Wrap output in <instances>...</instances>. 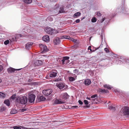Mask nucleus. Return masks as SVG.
Listing matches in <instances>:
<instances>
[{
    "mask_svg": "<svg viewBox=\"0 0 129 129\" xmlns=\"http://www.w3.org/2000/svg\"><path fill=\"white\" fill-rule=\"evenodd\" d=\"M108 108L110 109L114 110L115 108L114 107V105L113 104H112L110 105V104L109 105Z\"/></svg>",
    "mask_w": 129,
    "mask_h": 129,
    "instance_id": "nucleus-20",
    "label": "nucleus"
},
{
    "mask_svg": "<svg viewBox=\"0 0 129 129\" xmlns=\"http://www.w3.org/2000/svg\"><path fill=\"white\" fill-rule=\"evenodd\" d=\"M86 99H87V100H90V98H88V97H87L86 98Z\"/></svg>",
    "mask_w": 129,
    "mask_h": 129,
    "instance_id": "nucleus-55",
    "label": "nucleus"
},
{
    "mask_svg": "<svg viewBox=\"0 0 129 129\" xmlns=\"http://www.w3.org/2000/svg\"><path fill=\"white\" fill-rule=\"evenodd\" d=\"M47 18L50 21H52L53 20V18L51 17H49Z\"/></svg>",
    "mask_w": 129,
    "mask_h": 129,
    "instance_id": "nucleus-39",
    "label": "nucleus"
},
{
    "mask_svg": "<svg viewBox=\"0 0 129 129\" xmlns=\"http://www.w3.org/2000/svg\"><path fill=\"white\" fill-rule=\"evenodd\" d=\"M122 112L124 115H129V107L125 106L123 108Z\"/></svg>",
    "mask_w": 129,
    "mask_h": 129,
    "instance_id": "nucleus-7",
    "label": "nucleus"
},
{
    "mask_svg": "<svg viewBox=\"0 0 129 129\" xmlns=\"http://www.w3.org/2000/svg\"><path fill=\"white\" fill-rule=\"evenodd\" d=\"M54 43L55 45L59 44L60 43V39L59 38H56L54 41Z\"/></svg>",
    "mask_w": 129,
    "mask_h": 129,
    "instance_id": "nucleus-17",
    "label": "nucleus"
},
{
    "mask_svg": "<svg viewBox=\"0 0 129 129\" xmlns=\"http://www.w3.org/2000/svg\"><path fill=\"white\" fill-rule=\"evenodd\" d=\"M70 57L68 56H65L63 57L62 59V60L63 64H66V62L67 61H68V59Z\"/></svg>",
    "mask_w": 129,
    "mask_h": 129,
    "instance_id": "nucleus-9",
    "label": "nucleus"
},
{
    "mask_svg": "<svg viewBox=\"0 0 129 129\" xmlns=\"http://www.w3.org/2000/svg\"><path fill=\"white\" fill-rule=\"evenodd\" d=\"M64 12V10L63 8V7H61L60 8V10L59 11V13H62Z\"/></svg>",
    "mask_w": 129,
    "mask_h": 129,
    "instance_id": "nucleus-34",
    "label": "nucleus"
},
{
    "mask_svg": "<svg viewBox=\"0 0 129 129\" xmlns=\"http://www.w3.org/2000/svg\"><path fill=\"white\" fill-rule=\"evenodd\" d=\"M2 81V80L1 79H0V83H1Z\"/></svg>",
    "mask_w": 129,
    "mask_h": 129,
    "instance_id": "nucleus-59",
    "label": "nucleus"
},
{
    "mask_svg": "<svg viewBox=\"0 0 129 129\" xmlns=\"http://www.w3.org/2000/svg\"><path fill=\"white\" fill-rule=\"evenodd\" d=\"M39 46L41 48V50L43 52L45 53L48 51L47 46L45 45H43L41 44H39Z\"/></svg>",
    "mask_w": 129,
    "mask_h": 129,
    "instance_id": "nucleus-5",
    "label": "nucleus"
},
{
    "mask_svg": "<svg viewBox=\"0 0 129 129\" xmlns=\"http://www.w3.org/2000/svg\"><path fill=\"white\" fill-rule=\"evenodd\" d=\"M36 63L37 64V65L39 66L40 65H41L42 64V61L40 60H38L36 61Z\"/></svg>",
    "mask_w": 129,
    "mask_h": 129,
    "instance_id": "nucleus-30",
    "label": "nucleus"
},
{
    "mask_svg": "<svg viewBox=\"0 0 129 129\" xmlns=\"http://www.w3.org/2000/svg\"><path fill=\"white\" fill-rule=\"evenodd\" d=\"M64 103L63 102L61 101L58 99L54 101V103L56 104H62Z\"/></svg>",
    "mask_w": 129,
    "mask_h": 129,
    "instance_id": "nucleus-22",
    "label": "nucleus"
},
{
    "mask_svg": "<svg viewBox=\"0 0 129 129\" xmlns=\"http://www.w3.org/2000/svg\"><path fill=\"white\" fill-rule=\"evenodd\" d=\"M67 36L64 35L61 38L62 39H66L67 38Z\"/></svg>",
    "mask_w": 129,
    "mask_h": 129,
    "instance_id": "nucleus-45",
    "label": "nucleus"
},
{
    "mask_svg": "<svg viewBox=\"0 0 129 129\" xmlns=\"http://www.w3.org/2000/svg\"><path fill=\"white\" fill-rule=\"evenodd\" d=\"M4 103L6 104L7 106H9L10 105V103L9 101L8 100H6L4 102Z\"/></svg>",
    "mask_w": 129,
    "mask_h": 129,
    "instance_id": "nucleus-26",
    "label": "nucleus"
},
{
    "mask_svg": "<svg viewBox=\"0 0 129 129\" xmlns=\"http://www.w3.org/2000/svg\"><path fill=\"white\" fill-rule=\"evenodd\" d=\"M52 92V90L51 89H45L43 90L42 93L46 96L50 95Z\"/></svg>",
    "mask_w": 129,
    "mask_h": 129,
    "instance_id": "nucleus-4",
    "label": "nucleus"
},
{
    "mask_svg": "<svg viewBox=\"0 0 129 129\" xmlns=\"http://www.w3.org/2000/svg\"><path fill=\"white\" fill-rule=\"evenodd\" d=\"M32 81V80L31 79H29L28 80V82H31V81Z\"/></svg>",
    "mask_w": 129,
    "mask_h": 129,
    "instance_id": "nucleus-54",
    "label": "nucleus"
},
{
    "mask_svg": "<svg viewBox=\"0 0 129 129\" xmlns=\"http://www.w3.org/2000/svg\"><path fill=\"white\" fill-rule=\"evenodd\" d=\"M124 10H126L125 8H123L122 7L121 8H119L117 9L116 12L117 13L119 12H124Z\"/></svg>",
    "mask_w": 129,
    "mask_h": 129,
    "instance_id": "nucleus-16",
    "label": "nucleus"
},
{
    "mask_svg": "<svg viewBox=\"0 0 129 129\" xmlns=\"http://www.w3.org/2000/svg\"><path fill=\"white\" fill-rule=\"evenodd\" d=\"M101 45L99 47H98L97 48H95L94 50H92L91 49V47L90 46H89L88 48V50H90V51L93 52L98 49L101 47Z\"/></svg>",
    "mask_w": 129,
    "mask_h": 129,
    "instance_id": "nucleus-24",
    "label": "nucleus"
},
{
    "mask_svg": "<svg viewBox=\"0 0 129 129\" xmlns=\"http://www.w3.org/2000/svg\"><path fill=\"white\" fill-rule=\"evenodd\" d=\"M62 97L64 100H66L68 98L69 95L67 93H65L62 94Z\"/></svg>",
    "mask_w": 129,
    "mask_h": 129,
    "instance_id": "nucleus-15",
    "label": "nucleus"
},
{
    "mask_svg": "<svg viewBox=\"0 0 129 129\" xmlns=\"http://www.w3.org/2000/svg\"><path fill=\"white\" fill-rule=\"evenodd\" d=\"M24 2L27 4H29L31 3L32 0H24Z\"/></svg>",
    "mask_w": 129,
    "mask_h": 129,
    "instance_id": "nucleus-32",
    "label": "nucleus"
},
{
    "mask_svg": "<svg viewBox=\"0 0 129 129\" xmlns=\"http://www.w3.org/2000/svg\"><path fill=\"white\" fill-rule=\"evenodd\" d=\"M113 17L114 16V15H113Z\"/></svg>",
    "mask_w": 129,
    "mask_h": 129,
    "instance_id": "nucleus-63",
    "label": "nucleus"
},
{
    "mask_svg": "<svg viewBox=\"0 0 129 129\" xmlns=\"http://www.w3.org/2000/svg\"><path fill=\"white\" fill-rule=\"evenodd\" d=\"M42 39L44 41L46 42H47L50 40L49 37L47 35L44 36L43 37Z\"/></svg>",
    "mask_w": 129,
    "mask_h": 129,
    "instance_id": "nucleus-14",
    "label": "nucleus"
},
{
    "mask_svg": "<svg viewBox=\"0 0 129 129\" xmlns=\"http://www.w3.org/2000/svg\"><path fill=\"white\" fill-rule=\"evenodd\" d=\"M11 98L12 99H13L14 98V97L13 96H11Z\"/></svg>",
    "mask_w": 129,
    "mask_h": 129,
    "instance_id": "nucleus-58",
    "label": "nucleus"
},
{
    "mask_svg": "<svg viewBox=\"0 0 129 129\" xmlns=\"http://www.w3.org/2000/svg\"><path fill=\"white\" fill-rule=\"evenodd\" d=\"M19 99L20 103L22 104L25 105L27 103L28 99L25 96H22L20 97Z\"/></svg>",
    "mask_w": 129,
    "mask_h": 129,
    "instance_id": "nucleus-2",
    "label": "nucleus"
},
{
    "mask_svg": "<svg viewBox=\"0 0 129 129\" xmlns=\"http://www.w3.org/2000/svg\"><path fill=\"white\" fill-rule=\"evenodd\" d=\"M71 38V37H70L69 36H67V38H66V39L70 40Z\"/></svg>",
    "mask_w": 129,
    "mask_h": 129,
    "instance_id": "nucleus-52",
    "label": "nucleus"
},
{
    "mask_svg": "<svg viewBox=\"0 0 129 129\" xmlns=\"http://www.w3.org/2000/svg\"><path fill=\"white\" fill-rule=\"evenodd\" d=\"M70 40L75 43H77L78 42L77 40L72 38H71Z\"/></svg>",
    "mask_w": 129,
    "mask_h": 129,
    "instance_id": "nucleus-35",
    "label": "nucleus"
},
{
    "mask_svg": "<svg viewBox=\"0 0 129 129\" xmlns=\"http://www.w3.org/2000/svg\"><path fill=\"white\" fill-rule=\"evenodd\" d=\"M45 30L46 33L50 35H54L56 33L55 29L49 27H46Z\"/></svg>",
    "mask_w": 129,
    "mask_h": 129,
    "instance_id": "nucleus-1",
    "label": "nucleus"
},
{
    "mask_svg": "<svg viewBox=\"0 0 129 129\" xmlns=\"http://www.w3.org/2000/svg\"><path fill=\"white\" fill-rule=\"evenodd\" d=\"M84 104H85L86 105H87L88 104V101L86 100H84Z\"/></svg>",
    "mask_w": 129,
    "mask_h": 129,
    "instance_id": "nucleus-42",
    "label": "nucleus"
},
{
    "mask_svg": "<svg viewBox=\"0 0 129 129\" xmlns=\"http://www.w3.org/2000/svg\"><path fill=\"white\" fill-rule=\"evenodd\" d=\"M0 96L1 98H4L5 97V94L1 92H0Z\"/></svg>",
    "mask_w": 129,
    "mask_h": 129,
    "instance_id": "nucleus-33",
    "label": "nucleus"
},
{
    "mask_svg": "<svg viewBox=\"0 0 129 129\" xmlns=\"http://www.w3.org/2000/svg\"><path fill=\"white\" fill-rule=\"evenodd\" d=\"M57 72L56 70L50 72L49 73L50 77L51 78L55 77L57 76Z\"/></svg>",
    "mask_w": 129,
    "mask_h": 129,
    "instance_id": "nucleus-8",
    "label": "nucleus"
},
{
    "mask_svg": "<svg viewBox=\"0 0 129 129\" xmlns=\"http://www.w3.org/2000/svg\"><path fill=\"white\" fill-rule=\"evenodd\" d=\"M20 70V69H16L12 68H10L8 69L7 70L9 73H14L16 70Z\"/></svg>",
    "mask_w": 129,
    "mask_h": 129,
    "instance_id": "nucleus-13",
    "label": "nucleus"
},
{
    "mask_svg": "<svg viewBox=\"0 0 129 129\" xmlns=\"http://www.w3.org/2000/svg\"><path fill=\"white\" fill-rule=\"evenodd\" d=\"M78 103L80 104L81 105H82L83 104V102L80 100H79L78 101Z\"/></svg>",
    "mask_w": 129,
    "mask_h": 129,
    "instance_id": "nucleus-46",
    "label": "nucleus"
},
{
    "mask_svg": "<svg viewBox=\"0 0 129 129\" xmlns=\"http://www.w3.org/2000/svg\"><path fill=\"white\" fill-rule=\"evenodd\" d=\"M56 86L60 89H62L64 87V83H57Z\"/></svg>",
    "mask_w": 129,
    "mask_h": 129,
    "instance_id": "nucleus-10",
    "label": "nucleus"
},
{
    "mask_svg": "<svg viewBox=\"0 0 129 129\" xmlns=\"http://www.w3.org/2000/svg\"><path fill=\"white\" fill-rule=\"evenodd\" d=\"M9 40L10 41V43L12 44L14 41H16V38L15 37H12L11 38H10Z\"/></svg>",
    "mask_w": 129,
    "mask_h": 129,
    "instance_id": "nucleus-19",
    "label": "nucleus"
},
{
    "mask_svg": "<svg viewBox=\"0 0 129 129\" xmlns=\"http://www.w3.org/2000/svg\"><path fill=\"white\" fill-rule=\"evenodd\" d=\"M101 38L102 39V40H103V36H102V34H101Z\"/></svg>",
    "mask_w": 129,
    "mask_h": 129,
    "instance_id": "nucleus-57",
    "label": "nucleus"
},
{
    "mask_svg": "<svg viewBox=\"0 0 129 129\" xmlns=\"http://www.w3.org/2000/svg\"><path fill=\"white\" fill-rule=\"evenodd\" d=\"M72 109H77V108H78V106H72Z\"/></svg>",
    "mask_w": 129,
    "mask_h": 129,
    "instance_id": "nucleus-47",
    "label": "nucleus"
},
{
    "mask_svg": "<svg viewBox=\"0 0 129 129\" xmlns=\"http://www.w3.org/2000/svg\"><path fill=\"white\" fill-rule=\"evenodd\" d=\"M104 87L107 88L108 89H110L112 88V87L109 85H104Z\"/></svg>",
    "mask_w": 129,
    "mask_h": 129,
    "instance_id": "nucleus-25",
    "label": "nucleus"
},
{
    "mask_svg": "<svg viewBox=\"0 0 129 129\" xmlns=\"http://www.w3.org/2000/svg\"><path fill=\"white\" fill-rule=\"evenodd\" d=\"M46 100V98L43 96H41L39 98H37L36 101L37 102H40L41 101H44Z\"/></svg>",
    "mask_w": 129,
    "mask_h": 129,
    "instance_id": "nucleus-12",
    "label": "nucleus"
},
{
    "mask_svg": "<svg viewBox=\"0 0 129 129\" xmlns=\"http://www.w3.org/2000/svg\"><path fill=\"white\" fill-rule=\"evenodd\" d=\"M115 14V15H116V14L115 13V14Z\"/></svg>",
    "mask_w": 129,
    "mask_h": 129,
    "instance_id": "nucleus-62",
    "label": "nucleus"
},
{
    "mask_svg": "<svg viewBox=\"0 0 129 129\" xmlns=\"http://www.w3.org/2000/svg\"><path fill=\"white\" fill-rule=\"evenodd\" d=\"M61 80V79L59 78H58L57 79H56L55 80V81H60Z\"/></svg>",
    "mask_w": 129,
    "mask_h": 129,
    "instance_id": "nucleus-51",
    "label": "nucleus"
},
{
    "mask_svg": "<svg viewBox=\"0 0 129 129\" xmlns=\"http://www.w3.org/2000/svg\"><path fill=\"white\" fill-rule=\"evenodd\" d=\"M80 20L79 19H78L76 20L75 22L76 23H78L80 22Z\"/></svg>",
    "mask_w": 129,
    "mask_h": 129,
    "instance_id": "nucleus-48",
    "label": "nucleus"
},
{
    "mask_svg": "<svg viewBox=\"0 0 129 129\" xmlns=\"http://www.w3.org/2000/svg\"><path fill=\"white\" fill-rule=\"evenodd\" d=\"M97 94H95L91 96V98L92 99L93 98V99H92L91 100V101L92 103L94 102H95V99L94 98L95 97H97Z\"/></svg>",
    "mask_w": 129,
    "mask_h": 129,
    "instance_id": "nucleus-21",
    "label": "nucleus"
},
{
    "mask_svg": "<svg viewBox=\"0 0 129 129\" xmlns=\"http://www.w3.org/2000/svg\"><path fill=\"white\" fill-rule=\"evenodd\" d=\"M104 50L106 53H108L109 52V50L107 48H105Z\"/></svg>",
    "mask_w": 129,
    "mask_h": 129,
    "instance_id": "nucleus-41",
    "label": "nucleus"
},
{
    "mask_svg": "<svg viewBox=\"0 0 129 129\" xmlns=\"http://www.w3.org/2000/svg\"><path fill=\"white\" fill-rule=\"evenodd\" d=\"M105 18L104 17V18H103L102 19H101L100 20V22L101 23L103 22L105 20Z\"/></svg>",
    "mask_w": 129,
    "mask_h": 129,
    "instance_id": "nucleus-44",
    "label": "nucleus"
},
{
    "mask_svg": "<svg viewBox=\"0 0 129 129\" xmlns=\"http://www.w3.org/2000/svg\"><path fill=\"white\" fill-rule=\"evenodd\" d=\"M118 62L117 63V64H120V63L123 62L124 61V60L122 58H119L118 59Z\"/></svg>",
    "mask_w": 129,
    "mask_h": 129,
    "instance_id": "nucleus-23",
    "label": "nucleus"
},
{
    "mask_svg": "<svg viewBox=\"0 0 129 129\" xmlns=\"http://www.w3.org/2000/svg\"><path fill=\"white\" fill-rule=\"evenodd\" d=\"M85 84V85H89L91 83V81L90 79H86L84 81Z\"/></svg>",
    "mask_w": 129,
    "mask_h": 129,
    "instance_id": "nucleus-18",
    "label": "nucleus"
},
{
    "mask_svg": "<svg viewBox=\"0 0 129 129\" xmlns=\"http://www.w3.org/2000/svg\"><path fill=\"white\" fill-rule=\"evenodd\" d=\"M27 110V109L26 108H24L22 109H21V111L22 112H23L26 111Z\"/></svg>",
    "mask_w": 129,
    "mask_h": 129,
    "instance_id": "nucleus-40",
    "label": "nucleus"
},
{
    "mask_svg": "<svg viewBox=\"0 0 129 129\" xmlns=\"http://www.w3.org/2000/svg\"><path fill=\"white\" fill-rule=\"evenodd\" d=\"M72 47H74V46H72Z\"/></svg>",
    "mask_w": 129,
    "mask_h": 129,
    "instance_id": "nucleus-61",
    "label": "nucleus"
},
{
    "mask_svg": "<svg viewBox=\"0 0 129 129\" xmlns=\"http://www.w3.org/2000/svg\"><path fill=\"white\" fill-rule=\"evenodd\" d=\"M17 113V111L14 109H13L11 111V113L12 114H16Z\"/></svg>",
    "mask_w": 129,
    "mask_h": 129,
    "instance_id": "nucleus-36",
    "label": "nucleus"
},
{
    "mask_svg": "<svg viewBox=\"0 0 129 129\" xmlns=\"http://www.w3.org/2000/svg\"><path fill=\"white\" fill-rule=\"evenodd\" d=\"M10 42V41L9 40H7L5 41L4 42V44L5 45H7Z\"/></svg>",
    "mask_w": 129,
    "mask_h": 129,
    "instance_id": "nucleus-37",
    "label": "nucleus"
},
{
    "mask_svg": "<svg viewBox=\"0 0 129 129\" xmlns=\"http://www.w3.org/2000/svg\"><path fill=\"white\" fill-rule=\"evenodd\" d=\"M69 79L70 81L71 82L74 81H75V78L72 77H69Z\"/></svg>",
    "mask_w": 129,
    "mask_h": 129,
    "instance_id": "nucleus-29",
    "label": "nucleus"
},
{
    "mask_svg": "<svg viewBox=\"0 0 129 129\" xmlns=\"http://www.w3.org/2000/svg\"><path fill=\"white\" fill-rule=\"evenodd\" d=\"M3 67L1 65H0V72L3 69Z\"/></svg>",
    "mask_w": 129,
    "mask_h": 129,
    "instance_id": "nucleus-49",
    "label": "nucleus"
},
{
    "mask_svg": "<svg viewBox=\"0 0 129 129\" xmlns=\"http://www.w3.org/2000/svg\"><path fill=\"white\" fill-rule=\"evenodd\" d=\"M84 18L83 17V18H82V19H84Z\"/></svg>",
    "mask_w": 129,
    "mask_h": 129,
    "instance_id": "nucleus-60",
    "label": "nucleus"
},
{
    "mask_svg": "<svg viewBox=\"0 0 129 129\" xmlns=\"http://www.w3.org/2000/svg\"><path fill=\"white\" fill-rule=\"evenodd\" d=\"M13 128L14 129H21V127L19 125L14 126H13Z\"/></svg>",
    "mask_w": 129,
    "mask_h": 129,
    "instance_id": "nucleus-31",
    "label": "nucleus"
},
{
    "mask_svg": "<svg viewBox=\"0 0 129 129\" xmlns=\"http://www.w3.org/2000/svg\"><path fill=\"white\" fill-rule=\"evenodd\" d=\"M78 72V71L77 69H75L74 70V73H75L76 72Z\"/></svg>",
    "mask_w": 129,
    "mask_h": 129,
    "instance_id": "nucleus-53",
    "label": "nucleus"
},
{
    "mask_svg": "<svg viewBox=\"0 0 129 129\" xmlns=\"http://www.w3.org/2000/svg\"><path fill=\"white\" fill-rule=\"evenodd\" d=\"M96 15L97 16L99 17L101 16V15L100 12H98L96 14Z\"/></svg>",
    "mask_w": 129,
    "mask_h": 129,
    "instance_id": "nucleus-43",
    "label": "nucleus"
},
{
    "mask_svg": "<svg viewBox=\"0 0 129 129\" xmlns=\"http://www.w3.org/2000/svg\"><path fill=\"white\" fill-rule=\"evenodd\" d=\"M20 127H21V129L22 128V129H27V128L25 127H24L23 126H20Z\"/></svg>",
    "mask_w": 129,
    "mask_h": 129,
    "instance_id": "nucleus-50",
    "label": "nucleus"
},
{
    "mask_svg": "<svg viewBox=\"0 0 129 129\" xmlns=\"http://www.w3.org/2000/svg\"><path fill=\"white\" fill-rule=\"evenodd\" d=\"M99 92H106L107 90H106L104 89H99L98 90Z\"/></svg>",
    "mask_w": 129,
    "mask_h": 129,
    "instance_id": "nucleus-28",
    "label": "nucleus"
},
{
    "mask_svg": "<svg viewBox=\"0 0 129 129\" xmlns=\"http://www.w3.org/2000/svg\"><path fill=\"white\" fill-rule=\"evenodd\" d=\"M91 21L92 22H95L96 21V19L95 18L93 17L91 20Z\"/></svg>",
    "mask_w": 129,
    "mask_h": 129,
    "instance_id": "nucleus-38",
    "label": "nucleus"
},
{
    "mask_svg": "<svg viewBox=\"0 0 129 129\" xmlns=\"http://www.w3.org/2000/svg\"><path fill=\"white\" fill-rule=\"evenodd\" d=\"M39 46L41 48V50L43 52L45 53L48 51L47 46L45 45H43L41 44H39Z\"/></svg>",
    "mask_w": 129,
    "mask_h": 129,
    "instance_id": "nucleus-6",
    "label": "nucleus"
},
{
    "mask_svg": "<svg viewBox=\"0 0 129 129\" xmlns=\"http://www.w3.org/2000/svg\"><path fill=\"white\" fill-rule=\"evenodd\" d=\"M29 95L28 100L30 103H34L36 98L35 95L32 94V92H30L28 93Z\"/></svg>",
    "mask_w": 129,
    "mask_h": 129,
    "instance_id": "nucleus-3",
    "label": "nucleus"
},
{
    "mask_svg": "<svg viewBox=\"0 0 129 129\" xmlns=\"http://www.w3.org/2000/svg\"><path fill=\"white\" fill-rule=\"evenodd\" d=\"M70 62V60H69V59H68V61H67V62H66V64H67L68 63H69Z\"/></svg>",
    "mask_w": 129,
    "mask_h": 129,
    "instance_id": "nucleus-56",
    "label": "nucleus"
},
{
    "mask_svg": "<svg viewBox=\"0 0 129 129\" xmlns=\"http://www.w3.org/2000/svg\"><path fill=\"white\" fill-rule=\"evenodd\" d=\"M81 14V13L79 12H77L75 13L73 15L74 17H76L79 16Z\"/></svg>",
    "mask_w": 129,
    "mask_h": 129,
    "instance_id": "nucleus-27",
    "label": "nucleus"
},
{
    "mask_svg": "<svg viewBox=\"0 0 129 129\" xmlns=\"http://www.w3.org/2000/svg\"><path fill=\"white\" fill-rule=\"evenodd\" d=\"M33 43L32 42H30L26 44V49L29 50L32 45Z\"/></svg>",
    "mask_w": 129,
    "mask_h": 129,
    "instance_id": "nucleus-11",
    "label": "nucleus"
}]
</instances>
